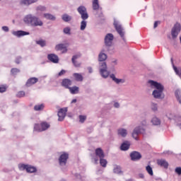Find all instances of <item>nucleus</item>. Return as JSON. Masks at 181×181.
I'll return each instance as SVG.
<instances>
[{
  "mask_svg": "<svg viewBox=\"0 0 181 181\" xmlns=\"http://www.w3.org/2000/svg\"><path fill=\"white\" fill-rule=\"evenodd\" d=\"M95 155L96 157L93 158L95 164L98 163V158L100 159L105 158V154H104V151H103V149H101V148H98L95 149Z\"/></svg>",
  "mask_w": 181,
  "mask_h": 181,
  "instance_id": "obj_11",
  "label": "nucleus"
},
{
  "mask_svg": "<svg viewBox=\"0 0 181 181\" xmlns=\"http://www.w3.org/2000/svg\"><path fill=\"white\" fill-rule=\"evenodd\" d=\"M25 91L21 90L18 92V93L16 94V97H18V98H22L23 97L25 96Z\"/></svg>",
  "mask_w": 181,
  "mask_h": 181,
  "instance_id": "obj_42",
  "label": "nucleus"
},
{
  "mask_svg": "<svg viewBox=\"0 0 181 181\" xmlns=\"http://www.w3.org/2000/svg\"><path fill=\"white\" fill-rule=\"evenodd\" d=\"M148 84L151 85V87H154V88H156L152 93V95L154 98H156L157 100H163V98H165V94H163L165 87L163 85L152 80L148 81Z\"/></svg>",
  "mask_w": 181,
  "mask_h": 181,
  "instance_id": "obj_3",
  "label": "nucleus"
},
{
  "mask_svg": "<svg viewBox=\"0 0 181 181\" xmlns=\"http://www.w3.org/2000/svg\"><path fill=\"white\" fill-rule=\"evenodd\" d=\"M39 0H21L20 5H24V6H29L32 4H36Z\"/></svg>",
  "mask_w": 181,
  "mask_h": 181,
  "instance_id": "obj_21",
  "label": "nucleus"
},
{
  "mask_svg": "<svg viewBox=\"0 0 181 181\" xmlns=\"http://www.w3.org/2000/svg\"><path fill=\"white\" fill-rule=\"evenodd\" d=\"M93 11H98L100 9V4L98 2L93 1Z\"/></svg>",
  "mask_w": 181,
  "mask_h": 181,
  "instance_id": "obj_39",
  "label": "nucleus"
},
{
  "mask_svg": "<svg viewBox=\"0 0 181 181\" xmlns=\"http://www.w3.org/2000/svg\"><path fill=\"white\" fill-rule=\"evenodd\" d=\"M67 114V107H63L59 110L58 111V121H64L66 118V115Z\"/></svg>",
  "mask_w": 181,
  "mask_h": 181,
  "instance_id": "obj_14",
  "label": "nucleus"
},
{
  "mask_svg": "<svg viewBox=\"0 0 181 181\" xmlns=\"http://www.w3.org/2000/svg\"><path fill=\"white\" fill-rule=\"evenodd\" d=\"M110 78H112V81L116 83V84H124L125 83V79L124 78H118L115 77V74H112L110 75Z\"/></svg>",
  "mask_w": 181,
  "mask_h": 181,
  "instance_id": "obj_16",
  "label": "nucleus"
},
{
  "mask_svg": "<svg viewBox=\"0 0 181 181\" xmlns=\"http://www.w3.org/2000/svg\"><path fill=\"white\" fill-rule=\"evenodd\" d=\"M36 45H38L41 47H45V46H46V40H37Z\"/></svg>",
  "mask_w": 181,
  "mask_h": 181,
  "instance_id": "obj_33",
  "label": "nucleus"
},
{
  "mask_svg": "<svg viewBox=\"0 0 181 181\" xmlns=\"http://www.w3.org/2000/svg\"><path fill=\"white\" fill-rule=\"evenodd\" d=\"M44 77H47V76H45Z\"/></svg>",
  "mask_w": 181,
  "mask_h": 181,
  "instance_id": "obj_64",
  "label": "nucleus"
},
{
  "mask_svg": "<svg viewBox=\"0 0 181 181\" xmlns=\"http://www.w3.org/2000/svg\"><path fill=\"white\" fill-rule=\"evenodd\" d=\"M60 181H66L65 179H62Z\"/></svg>",
  "mask_w": 181,
  "mask_h": 181,
  "instance_id": "obj_63",
  "label": "nucleus"
},
{
  "mask_svg": "<svg viewBox=\"0 0 181 181\" xmlns=\"http://www.w3.org/2000/svg\"><path fill=\"white\" fill-rule=\"evenodd\" d=\"M19 170H26L27 173H35L37 172V169L35 166L26 164H18Z\"/></svg>",
  "mask_w": 181,
  "mask_h": 181,
  "instance_id": "obj_7",
  "label": "nucleus"
},
{
  "mask_svg": "<svg viewBox=\"0 0 181 181\" xmlns=\"http://www.w3.org/2000/svg\"><path fill=\"white\" fill-rule=\"evenodd\" d=\"M77 12L81 15L82 21H87L88 19V13L87 12V8L84 6H80L77 8Z\"/></svg>",
  "mask_w": 181,
  "mask_h": 181,
  "instance_id": "obj_9",
  "label": "nucleus"
},
{
  "mask_svg": "<svg viewBox=\"0 0 181 181\" xmlns=\"http://www.w3.org/2000/svg\"><path fill=\"white\" fill-rule=\"evenodd\" d=\"M103 16V13L100 11V15H98V16Z\"/></svg>",
  "mask_w": 181,
  "mask_h": 181,
  "instance_id": "obj_60",
  "label": "nucleus"
},
{
  "mask_svg": "<svg viewBox=\"0 0 181 181\" xmlns=\"http://www.w3.org/2000/svg\"><path fill=\"white\" fill-rule=\"evenodd\" d=\"M34 131H36L37 132H42V124L40 125V124H35L34 126Z\"/></svg>",
  "mask_w": 181,
  "mask_h": 181,
  "instance_id": "obj_37",
  "label": "nucleus"
},
{
  "mask_svg": "<svg viewBox=\"0 0 181 181\" xmlns=\"http://www.w3.org/2000/svg\"><path fill=\"white\" fill-rule=\"evenodd\" d=\"M50 128V124H49L47 122H44L41 123V129L43 131H46V129H49Z\"/></svg>",
  "mask_w": 181,
  "mask_h": 181,
  "instance_id": "obj_30",
  "label": "nucleus"
},
{
  "mask_svg": "<svg viewBox=\"0 0 181 181\" xmlns=\"http://www.w3.org/2000/svg\"><path fill=\"white\" fill-rule=\"evenodd\" d=\"M47 59L49 62H52V63H59V57L54 54H49Z\"/></svg>",
  "mask_w": 181,
  "mask_h": 181,
  "instance_id": "obj_18",
  "label": "nucleus"
},
{
  "mask_svg": "<svg viewBox=\"0 0 181 181\" xmlns=\"http://www.w3.org/2000/svg\"><path fill=\"white\" fill-rule=\"evenodd\" d=\"M165 153H168V155H172V153H173V152L172 151H165Z\"/></svg>",
  "mask_w": 181,
  "mask_h": 181,
  "instance_id": "obj_58",
  "label": "nucleus"
},
{
  "mask_svg": "<svg viewBox=\"0 0 181 181\" xmlns=\"http://www.w3.org/2000/svg\"><path fill=\"white\" fill-rule=\"evenodd\" d=\"M127 181H134V180L129 179V180H127Z\"/></svg>",
  "mask_w": 181,
  "mask_h": 181,
  "instance_id": "obj_62",
  "label": "nucleus"
},
{
  "mask_svg": "<svg viewBox=\"0 0 181 181\" xmlns=\"http://www.w3.org/2000/svg\"><path fill=\"white\" fill-rule=\"evenodd\" d=\"M107 163L108 162L104 158H100V164L103 168H107Z\"/></svg>",
  "mask_w": 181,
  "mask_h": 181,
  "instance_id": "obj_36",
  "label": "nucleus"
},
{
  "mask_svg": "<svg viewBox=\"0 0 181 181\" xmlns=\"http://www.w3.org/2000/svg\"><path fill=\"white\" fill-rule=\"evenodd\" d=\"M139 179H144L145 175L143 173H139Z\"/></svg>",
  "mask_w": 181,
  "mask_h": 181,
  "instance_id": "obj_54",
  "label": "nucleus"
},
{
  "mask_svg": "<svg viewBox=\"0 0 181 181\" xmlns=\"http://www.w3.org/2000/svg\"><path fill=\"white\" fill-rule=\"evenodd\" d=\"M12 35H13V36H16L17 37H22L23 36H28L30 35V33L24 30H17L13 31Z\"/></svg>",
  "mask_w": 181,
  "mask_h": 181,
  "instance_id": "obj_15",
  "label": "nucleus"
},
{
  "mask_svg": "<svg viewBox=\"0 0 181 181\" xmlns=\"http://www.w3.org/2000/svg\"><path fill=\"white\" fill-rule=\"evenodd\" d=\"M107 54L104 53V49H103L98 54V62H100L99 63V71L103 78H107L108 76H110L107 63L104 62L107 60Z\"/></svg>",
  "mask_w": 181,
  "mask_h": 181,
  "instance_id": "obj_2",
  "label": "nucleus"
},
{
  "mask_svg": "<svg viewBox=\"0 0 181 181\" xmlns=\"http://www.w3.org/2000/svg\"><path fill=\"white\" fill-rule=\"evenodd\" d=\"M148 125V123L146 122V120L141 121V124H139L140 127H143V128H145Z\"/></svg>",
  "mask_w": 181,
  "mask_h": 181,
  "instance_id": "obj_45",
  "label": "nucleus"
},
{
  "mask_svg": "<svg viewBox=\"0 0 181 181\" xmlns=\"http://www.w3.org/2000/svg\"><path fill=\"white\" fill-rule=\"evenodd\" d=\"M151 122L152 125H154V127H159V125H160V124H161L160 119H159L157 117H153L151 119Z\"/></svg>",
  "mask_w": 181,
  "mask_h": 181,
  "instance_id": "obj_24",
  "label": "nucleus"
},
{
  "mask_svg": "<svg viewBox=\"0 0 181 181\" xmlns=\"http://www.w3.org/2000/svg\"><path fill=\"white\" fill-rule=\"evenodd\" d=\"M129 156L131 160L133 162H138V160H140L142 158V155L141 153L135 151L130 153Z\"/></svg>",
  "mask_w": 181,
  "mask_h": 181,
  "instance_id": "obj_13",
  "label": "nucleus"
},
{
  "mask_svg": "<svg viewBox=\"0 0 181 181\" xmlns=\"http://www.w3.org/2000/svg\"><path fill=\"white\" fill-rule=\"evenodd\" d=\"M112 63H114L115 64H117V60L112 61Z\"/></svg>",
  "mask_w": 181,
  "mask_h": 181,
  "instance_id": "obj_59",
  "label": "nucleus"
},
{
  "mask_svg": "<svg viewBox=\"0 0 181 181\" xmlns=\"http://www.w3.org/2000/svg\"><path fill=\"white\" fill-rule=\"evenodd\" d=\"M43 17L48 21H56V16L49 13H44Z\"/></svg>",
  "mask_w": 181,
  "mask_h": 181,
  "instance_id": "obj_27",
  "label": "nucleus"
},
{
  "mask_svg": "<svg viewBox=\"0 0 181 181\" xmlns=\"http://www.w3.org/2000/svg\"><path fill=\"white\" fill-rule=\"evenodd\" d=\"M64 74H66V70L62 69L60 72H59L58 77H61V76H63Z\"/></svg>",
  "mask_w": 181,
  "mask_h": 181,
  "instance_id": "obj_50",
  "label": "nucleus"
},
{
  "mask_svg": "<svg viewBox=\"0 0 181 181\" xmlns=\"http://www.w3.org/2000/svg\"><path fill=\"white\" fill-rule=\"evenodd\" d=\"M113 172L117 175H120V173H122V170H121V167L119 165L114 166Z\"/></svg>",
  "mask_w": 181,
  "mask_h": 181,
  "instance_id": "obj_32",
  "label": "nucleus"
},
{
  "mask_svg": "<svg viewBox=\"0 0 181 181\" xmlns=\"http://www.w3.org/2000/svg\"><path fill=\"white\" fill-rule=\"evenodd\" d=\"M6 86H0V93H5L6 91Z\"/></svg>",
  "mask_w": 181,
  "mask_h": 181,
  "instance_id": "obj_47",
  "label": "nucleus"
},
{
  "mask_svg": "<svg viewBox=\"0 0 181 181\" xmlns=\"http://www.w3.org/2000/svg\"><path fill=\"white\" fill-rule=\"evenodd\" d=\"M62 87H64V88H70V86H71V80L69 78H64L62 80Z\"/></svg>",
  "mask_w": 181,
  "mask_h": 181,
  "instance_id": "obj_23",
  "label": "nucleus"
},
{
  "mask_svg": "<svg viewBox=\"0 0 181 181\" xmlns=\"http://www.w3.org/2000/svg\"><path fill=\"white\" fill-rule=\"evenodd\" d=\"M146 132V129L142 126H136L132 134V138L136 141H138V136L141 134H144Z\"/></svg>",
  "mask_w": 181,
  "mask_h": 181,
  "instance_id": "obj_6",
  "label": "nucleus"
},
{
  "mask_svg": "<svg viewBox=\"0 0 181 181\" xmlns=\"http://www.w3.org/2000/svg\"><path fill=\"white\" fill-rule=\"evenodd\" d=\"M180 30H181L180 23H177L176 24H175V25L171 30V35L173 39H176V37H177V35H179Z\"/></svg>",
  "mask_w": 181,
  "mask_h": 181,
  "instance_id": "obj_10",
  "label": "nucleus"
},
{
  "mask_svg": "<svg viewBox=\"0 0 181 181\" xmlns=\"http://www.w3.org/2000/svg\"><path fill=\"white\" fill-rule=\"evenodd\" d=\"M39 81V79L37 78H30L29 79H28L25 86L26 87H30L32 86H33V84H36V83H37Z\"/></svg>",
  "mask_w": 181,
  "mask_h": 181,
  "instance_id": "obj_19",
  "label": "nucleus"
},
{
  "mask_svg": "<svg viewBox=\"0 0 181 181\" xmlns=\"http://www.w3.org/2000/svg\"><path fill=\"white\" fill-rule=\"evenodd\" d=\"M93 2H98V0H93Z\"/></svg>",
  "mask_w": 181,
  "mask_h": 181,
  "instance_id": "obj_61",
  "label": "nucleus"
},
{
  "mask_svg": "<svg viewBox=\"0 0 181 181\" xmlns=\"http://www.w3.org/2000/svg\"><path fill=\"white\" fill-rule=\"evenodd\" d=\"M88 73H90V74H91V73H93V68L91 66H88Z\"/></svg>",
  "mask_w": 181,
  "mask_h": 181,
  "instance_id": "obj_55",
  "label": "nucleus"
},
{
  "mask_svg": "<svg viewBox=\"0 0 181 181\" xmlns=\"http://www.w3.org/2000/svg\"><path fill=\"white\" fill-rule=\"evenodd\" d=\"M11 73L13 76H16L17 73H21V70L19 69H18V68H13L11 70Z\"/></svg>",
  "mask_w": 181,
  "mask_h": 181,
  "instance_id": "obj_40",
  "label": "nucleus"
},
{
  "mask_svg": "<svg viewBox=\"0 0 181 181\" xmlns=\"http://www.w3.org/2000/svg\"><path fill=\"white\" fill-rule=\"evenodd\" d=\"M159 23H160V22L155 21L154 25H153L154 29H156V28H158V25H159Z\"/></svg>",
  "mask_w": 181,
  "mask_h": 181,
  "instance_id": "obj_53",
  "label": "nucleus"
},
{
  "mask_svg": "<svg viewBox=\"0 0 181 181\" xmlns=\"http://www.w3.org/2000/svg\"><path fill=\"white\" fill-rule=\"evenodd\" d=\"M55 50H57V52H59L60 50H64V52H63L64 53L67 52V47L64 44H58L55 46Z\"/></svg>",
  "mask_w": 181,
  "mask_h": 181,
  "instance_id": "obj_25",
  "label": "nucleus"
},
{
  "mask_svg": "<svg viewBox=\"0 0 181 181\" xmlns=\"http://www.w3.org/2000/svg\"><path fill=\"white\" fill-rule=\"evenodd\" d=\"M47 8L43 5H38L35 7V15L32 13L27 14L23 18V22L27 26H30L31 28H37V26H43V21L39 18L38 16H42L46 12Z\"/></svg>",
  "mask_w": 181,
  "mask_h": 181,
  "instance_id": "obj_1",
  "label": "nucleus"
},
{
  "mask_svg": "<svg viewBox=\"0 0 181 181\" xmlns=\"http://www.w3.org/2000/svg\"><path fill=\"white\" fill-rule=\"evenodd\" d=\"M78 57H80V55H74L71 59L72 62L77 60V59H78Z\"/></svg>",
  "mask_w": 181,
  "mask_h": 181,
  "instance_id": "obj_51",
  "label": "nucleus"
},
{
  "mask_svg": "<svg viewBox=\"0 0 181 181\" xmlns=\"http://www.w3.org/2000/svg\"><path fill=\"white\" fill-rule=\"evenodd\" d=\"M21 62H22V57H17L16 58V61L15 62L16 63V64H19L21 63Z\"/></svg>",
  "mask_w": 181,
  "mask_h": 181,
  "instance_id": "obj_49",
  "label": "nucleus"
},
{
  "mask_svg": "<svg viewBox=\"0 0 181 181\" xmlns=\"http://www.w3.org/2000/svg\"><path fill=\"white\" fill-rule=\"evenodd\" d=\"M72 63L75 67H80L81 66V64L77 61H72Z\"/></svg>",
  "mask_w": 181,
  "mask_h": 181,
  "instance_id": "obj_44",
  "label": "nucleus"
},
{
  "mask_svg": "<svg viewBox=\"0 0 181 181\" xmlns=\"http://www.w3.org/2000/svg\"><path fill=\"white\" fill-rule=\"evenodd\" d=\"M73 77H74L76 81H83V75H81V74L74 73L73 74Z\"/></svg>",
  "mask_w": 181,
  "mask_h": 181,
  "instance_id": "obj_29",
  "label": "nucleus"
},
{
  "mask_svg": "<svg viewBox=\"0 0 181 181\" xmlns=\"http://www.w3.org/2000/svg\"><path fill=\"white\" fill-rule=\"evenodd\" d=\"M146 170L150 176H153V170H152V167H151V165H147L146 167Z\"/></svg>",
  "mask_w": 181,
  "mask_h": 181,
  "instance_id": "obj_35",
  "label": "nucleus"
},
{
  "mask_svg": "<svg viewBox=\"0 0 181 181\" xmlns=\"http://www.w3.org/2000/svg\"><path fill=\"white\" fill-rule=\"evenodd\" d=\"M151 110L153 111H158V104L156 103H152L151 104Z\"/></svg>",
  "mask_w": 181,
  "mask_h": 181,
  "instance_id": "obj_43",
  "label": "nucleus"
},
{
  "mask_svg": "<svg viewBox=\"0 0 181 181\" xmlns=\"http://www.w3.org/2000/svg\"><path fill=\"white\" fill-rule=\"evenodd\" d=\"M167 118H168V119H173L175 121V124L176 125V127H178V128H180V129H181V116L179 115H174L172 113L168 114L166 115Z\"/></svg>",
  "mask_w": 181,
  "mask_h": 181,
  "instance_id": "obj_8",
  "label": "nucleus"
},
{
  "mask_svg": "<svg viewBox=\"0 0 181 181\" xmlns=\"http://www.w3.org/2000/svg\"><path fill=\"white\" fill-rule=\"evenodd\" d=\"M68 90H69L71 94H78L80 88H78V86H73L69 87Z\"/></svg>",
  "mask_w": 181,
  "mask_h": 181,
  "instance_id": "obj_28",
  "label": "nucleus"
},
{
  "mask_svg": "<svg viewBox=\"0 0 181 181\" xmlns=\"http://www.w3.org/2000/svg\"><path fill=\"white\" fill-rule=\"evenodd\" d=\"M86 28H87V21H86V20H83L81 22V28L80 30H86Z\"/></svg>",
  "mask_w": 181,
  "mask_h": 181,
  "instance_id": "obj_34",
  "label": "nucleus"
},
{
  "mask_svg": "<svg viewBox=\"0 0 181 181\" xmlns=\"http://www.w3.org/2000/svg\"><path fill=\"white\" fill-rule=\"evenodd\" d=\"M175 173H177V175H179V176H180V175H181V167H177L175 168Z\"/></svg>",
  "mask_w": 181,
  "mask_h": 181,
  "instance_id": "obj_48",
  "label": "nucleus"
},
{
  "mask_svg": "<svg viewBox=\"0 0 181 181\" xmlns=\"http://www.w3.org/2000/svg\"><path fill=\"white\" fill-rule=\"evenodd\" d=\"M75 177H76V179H80L81 177V176L80 175V174L78 173H76L74 175Z\"/></svg>",
  "mask_w": 181,
  "mask_h": 181,
  "instance_id": "obj_56",
  "label": "nucleus"
},
{
  "mask_svg": "<svg viewBox=\"0 0 181 181\" xmlns=\"http://www.w3.org/2000/svg\"><path fill=\"white\" fill-rule=\"evenodd\" d=\"M62 19L64 21V22H70L73 20V17L67 13H64L62 16Z\"/></svg>",
  "mask_w": 181,
  "mask_h": 181,
  "instance_id": "obj_26",
  "label": "nucleus"
},
{
  "mask_svg": "<svg viewBox=\"0 0 181 181\" xmlns=\"http://www.w3.org/2000/svg\"><path fill=\"white\" fill-rule=\"evenodd\" d=\"M113 25L115 30L117 32L118 35H119L121 39H122L123 42L126 43L127 40L125 39V30L122 28V25L119 21L115 20Z\"/></svg>",
  "mask_w": 181,
  "mask_h": 181,
  "instance_id": "obj_5",
  "label": "nucleus"
},
{
  "mask_svg": "<svg viewBox=\"0 0 181 181\" xmlns=\"http://www.w3.org/2000/svg\"><path fill=\"white\" fill-rule=\"evenodd\" d=\"M157 164L158 166L164 168V169H168V168H169V163H168L165 159L157 160Z\"/></svg>",
  "mask_w": 181,
  "mask_h": 181,
  "instance_id": "obj_17",
  "label": "nucleus"
},
{
  "mask_svg": "<svg viewBox=\"0 0 181 181\" xmlns=\"http://www.w3.org/2000/svg\"><path fill=\"white\" fill-rule=\"evenodd\" d=\"M63 32L65 35H68L69 36H70V35H71V29L70 28V27H66L64 28L63 30Z\"/></svg>",
  "mask_w": 181,
  "mask_h": 181,
  "instance_id": "obj_38",
  "label": "nucleus"
},
{
  "mask_svg": "<svg viewBox=\"0 0 181 181\" xmlns=\"http://www.w3.org/2000/svg\"><path fill=\"white\" fill-rule=\"evenodd\" d=\"M86 119H87V116L86 115H79V122H81V124H84Z\"/></svg>",
  "mask_w": 181,
  "mask_h": 181,
  "instance_id": "obj_41",
  "label": "nucleus"
},
{
  "mask_svg": "<svg viewBox=\"0 0 181 181\" xmlns=\"http://www.w3.org/2000/svg\"><path fill=\"white\" fill-rule=\"evenodd\" d=\"M76 103H77V99H73L71 102V104H74Z\"/></svg>",
  "mask_w": 181,
  "mask_h": 181,
  "instance_id": "obj_57",
  "label": "nucleus"
},
{
  "mask_svg": "<svg viewBox=\"0 0 181 181\" xmlns=\"http://www.w3.org/2000/svg\"><path fill=\"white\" fill-rule=\"evenodd\" d=\"M113 105L115 108H119L120 107L119 103L118 102H115Z\"/></svg>",
  "mask_w": 181,
  "mask_h": 181,
  "instance_id": "obj_52",
  "label": "nucleus"
},
{
  "mask_svg": "<svg viewBox=\"0 0 181 181\" xmlns=\"http://www.w3.org/2000/svg\"><path fill=\"white\" fill-rule=\"evenodd\" d=\"M114 41V35L112 33H107L105 37V45L107 47L112 46V42Z\"/></svg>",
  "mask_w": 181,
  "mask_h": 181,
  "instance_id": "obj_12",
  "label": "nucleus"
},
{
  "mask_svg": "<svg viewBox=\"0 0 181 181\" xmlns=\"http://www.w3.org/2000/svg\"><path fill=\"white\" fill-rule=\"evenodd\" d=\"M1 30H3V32L8 33V32H9V27H8L6 25L2 26Z\"/></svg>",
  "mask_w": 181,
  "mask_h": 181,
  "instance_id": "obj_46",
  "label": "nucleus"
},
{
  "mask_svg": "<svg viewBox=\"0 0 181 181\" xmlns=\"http://www.w3.org/2000/svg\"><path fill=\"white\" fill-rule=\"evenodd\" d=\"M45 108V104L42 103L34 106L35 111H42Z\"/></svg>",
  "mask_w": 181,
  "mask_h": 181,
  "instance_id": "obj_31",
  "label": "nucleus"
},
{
  "mask_svg": "<svg viewBox=\"0 0 181 181\" xmlns=\"http://www.w3.org/2000/svg\"><path fill=\"white\" fill-rule=\"evenodd\" d=\"M131 146V141H124L120 146L121 151H128Z\"/></svg>",
  "mask_w": 181,
  "mask_h": 181,
  "instance_id": "obj_20",
  "label": "nucleus"
},
{
  "mask_svg": "<svg viewBox=\"0 0 181 181\" xmlns=\"http://www.w3.org/2000/svg\"><path fill=\"white\" fill-rule=\"evenodd\" d=\"M67 159H69L67 153H62L58 158V163L62 172H67Z\"/></svg>",
  "mask_w": 181,
  "mask_h": 181,
  "instance_id": "obj_4",
  "label": "nucleus"
},
{
  "mask_svg": "<svg viewBox=\"0 0 181 181\" xmlns=\"http://www.w3.org/2000/svg\"><path fill=\"white\" fill-rule=\"evenodd\" d=\"M117 135H119V136H122V138H125L128 135V130L124 128L118 129Z\"/></svg>",
  "mask_w": 181,
  "mask_h": 181,
  "instance_id": "obj_22",
  "label": "nucleus"
}]
</instances>
